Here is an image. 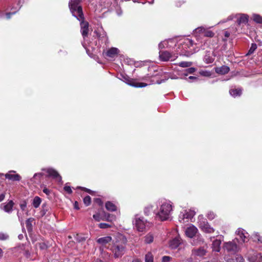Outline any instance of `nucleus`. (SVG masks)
Here are the masks:
<instances>
[{
    "label": "nucleus",
    "mask_w": 262,
    "mask_h": 262,
    "mask_svg": "<svg viewBox=\"0 0 262 262\" xmlns=\"http://www.w3.org/2000/svg\"><path fill=\"white\" fill-rule=\"evenodd\" d=\"M195 45L193 41L189 38H187L185 41L181 44L178 49L180 50L179 54L180 56L189 57L196 51H198L195 49Z\"/></svg>",
    "instance_id": "f257e3e1"
},
{
    "label": "nucleus",
    "mask_w": 262,
    "mask_h": 262,
    "mask_svg": "<svg viewBox=\"0 0 262 262\" xmlns=\"http://www.w3.org/2000/svg\"><path fill=\"white\" fill-rule=\"evenodd\" d=\"M127 239L123 236L120 241L117 240L114 243L111 250L115 258L121 257L125 253Z\"/></svg>",
    "instance_id": "f03ea898"
},
{
    "label": "nucleus",
    "mask_w": 262,
    "mask_h": 262,
    "mask_svg": "<svg viewBox=\"0 0 262 262\" xmlns=\"http://www.w3.org/2000/svg\"><path fill=\"white\" fill-rule=\"evenodd\" d=\"M82 0H70L69 6L73 15L77 19H83L84 18L82 11V8L80 5Z\"/></svg>",
    "instance_id": "7ed1b4c3"
},
{
    "label": "nucleus",
    "mask_w": 262,
    "mask_h": 262,
    "mask_svg": "<svg viewBox=\"0 0 262 262\" xmlns=\"http://www.w3.org/2000/svg\"><path fill=\"white\" fill-rule=\"evenodd\" d=\"M172 209L171 205L167 203H164L161 205L157 215L162 221H166L170 217V213Z\"/></svg>",
    "instance_id": "20e7f679"
},
{
    "label": "nucleus",
    "mask_w": 262,
    "mask_h": 262,
    "mask_svg": "<svg viewBox=\"0 0 262 262\" xmlns=\"http://www.w3.org/2000/svg\"><path fill=\"white\" fill-rule=\"evenodd\" d=\"M159 57L162 61H167L171 59V61L174 60L178 58V55L173 54V55L167 51H161L159 52Z\"/></svg>",
    "instance_id": "39448f33"
},
{
    "label": "nucleus",
    "mask_w": 262,
    "mask_h": 262,
    "mask_svg": "<svg viewBox=\"0 0 262 262\" xmlns=\"http://www.w3.org/2000/svg\"><path fill=\"white\" fill-rule=\"evenodd\" d=\"M199 227L203 231L206 233H212L214 231V229L206 221H201L199 223Z\"/></svg>",
    "instance_id": "423d86ee"
},
{
    "label": "nucleus",
    "mask_w": 262,
    "mask_h": 262,
    "mask_svg": "<svg viewBox=\"0 0 262 262\" xmlns=\"http://www.w3.org/2000/svg\"><path fill=\"white\" fill-rule=\"evenodd\" d=\"M224 248L228 252L235 253L238 251V247L236 243L233 242L226 243L224 245Z\"/></svg>",
    "instance_id": "0eeeda50"
},
{
    "label": "nucleus",
    "mask_w": 262,
    "mask_h": 262,
    "mask_svg": "<svg viewBox=\"0 0 262 262\" xmlns=\"http://www.w3.org/2000/svg\"><path fill=\"white\" fill-rule=\"evenodd\" d=\"M42 170L46 171L48 173V177H52L53 179H57L59 181L61 180V177L60 176L59 173L54 169L53 168H45L42 169Z\"/></svg>",
    "instance_id": "6e6552de"
},
{
    "label": "nucleus",
    "mask_w": 262,
    "mask_h": 262,
    "mask_svg": "<svg viewBox=\"0 0 262 262\" xmlns=\"http://www.w3.org/2000/svg\"><path fill=\"white\" fill-rule=\"evenodd\" d=\"M84 18L78 20L81 21L80 23L81 32L83 38H85L88 36L89 24L87 21H84Z\"/></svg>",
    "instance_id": "1a4fd4ad"
},
{
    "label": "nucleus",
    "mask_w": 262,
    "mask_h": 262,
    "mask_svg": "<svg viewBox=\"0 0 262 262\" xmlns=\"http://www.w3.org/2000/svg\"><path fill=\"white\" fill-rule=\"evenodd\" d=\"M119 53V50L114 47H112L109 49L106 52H103V55L105 57H108L109 58H113L117 57Z\"/></svg>",
    "instance_id": "9d476101"
},
{
    "label": "nucleus",
    "mask_w": 262,
    "mask_h": 262,
    "mask_svg": "<svg viewBox=\"0 0 262 262\" xmlns=\"http://www.w3.org/2000/svg\"><path fill=\"white\" fill-rule=\"evenodd\" d=\"M12 172L15 173V171L13 170L9 171L5 174V178L12 181H19L21 180V178L19 174H12Z\"/></svg>",
    "instance_id": "9b49d317"
},
{
    "label": "nucleus",
    "mask_w": 262,
    "mask_h": 262,
    "mask_svg": "<svg viewBox=\"0 0 262 262\" xmlns=\"http://www.w3.org/2000/svg\"><path fill=\"white\" fill-rule=\"evenodd\" d=\"M135 225L137 230L139 232H143L145 228V224L140 218L136 219Z\"/></svg>",
    "instance_id": "f8f14e48"
},
{
    "label": "nucleus",
    "mask_w": 262,
    "mask_h": 262,
    "mask_svg": "<svg viewBox=\"0 0 262 262\" xmlns=\"http://www.w3.org/2000/svg\"><path fill=\"white\" fill-rule=\"evenodd\" d=\"M198 232V229L194 226H191L188 227L185 231L186 235L192 238L194 237Z\"/></svg>",
    "instance_id": "ddd939ff"
},
{
    "label": "nucleus",
    "mask_w": 262,
    "mask_h": 262,
    "mask_svg": "<svg viewBox=\"0 0 262 262\" xmlns=\"http://www.w3.org/2000/svg\"><path fill=\"white\" fill-rule=\"evenodd\" d=\"M14 205V203L13 201L12 200H10L7 204H2L1 207L5 212L9 213L12 212Z\"/></svg>",
    "instance_id": "4468645a"
},
{
    "label": "nucleus",
    "mask_w": 262,
    "mask_h": 262,
    "mask_svg": "<svg viewBox=\"0 0 262 262\" xmlns=\"http://www.w3.org/2000/svg\"><path fill=\"white\" fill-rule=\"evenodd\" d=\"M206 254V250L204 247H200L192 250V254L195 256L202 257Z\"/></svg>",
    "instance_id": "2eb2a0df"
},
{
    "label": "nucleus",
    "mask_w": 262,
    "mask_h": 262,
    "mask_svg": "<svg viewBox=\"0 0 262 262\" xmlns=\"http://www.w3.org/2000/svg\"><path fill=\"white\" fill-rule=\"evenodd\" d=\"M41 208H42L41 210L40 211V214L42 216L46 215H50L51 214V207L46 203L43 204L42 205Z\"/></svg>",
    "instance_id": "dca6fc26"
},
{
    "label": "nucleus",
    "mask_w": 262,
    "mask_h": 262,
    "mask_svg": "<svg viewBox=\"0 0 262 262\" xmlns=\"http://www.w3.org/2000/svg\"><path fill=\"white\" fill-rule=\"evenodd\" d=\"M250 262H262V255L261 253H256L248 258Z\"/></svg>",
    "instance_id": "f3484780"
},
{
    "label": "nucleus",
    "mask_w": 262,
    "mask_h": 262,
    "mask_svg": "<svg viewBox=\"0 0 262 262\" xmlns=\"http://www.w3.org/2000/svg\"><path fill=\"white\" fill-rule=\"evenodd\" d=\"M248 16L246 14H242L239 18L237 19L236 23L240 26L242 24H246L248 22Z\"/></svg>",
    "instance_id": "a211bd4d"
},
{
    "label": "nucleus",
    "mask_w": 262,
    "mask_h": 262,
    "mask_svg": "<svg viewBox=\"0 0 262 262\" xmlns=\"http://www.w3.org/2000/svg\"><path fill=\"white\" fill-rule=\"evenodd\" d=\"M230 71V68L227 66H222L220 68H216L215 71L217 73L222 75L227 74Z\"/></svg>",
    "instance_id": "6ab92c4d"
},
{
    "label": "nucleus",
    "mask_w": 262,
    "mask_h": 262,
    "mask_svg": "<svg viewBox=\"0 0 262 262\" xmlns=\"http://www.w3.org/2000/svg\"><path fill=\"white\" fill-rule=\"evenodd\" d=\"M242 88L231 89L229 90V94L233 97L240 96L242 94Z\"/></svg>",
    "instance_id": "aec40b11"
},
{
    "label": "nucleus",
    "mask_w": 262,
    "mask_h": 262,
    "mask_svg": "<svg viewBox=\"0 0 262 262\" xmlns=\"http://www.w3.org/2000/svg\"><path fill=\"white\" fill-rule=\"evenodd\" d=\"M181 244V241L178 237H176L171 240L169 242V247L171 249H176Z\"/></svg>",
    "instance_id": "412c9836"
},
{
    "label": "nucleus",
    "mask_w": 262,
    "mask_h": 262,
    "mask_svg": "<svg viewBox=\"0 0 262 262\" xmlns=\"http://www.w3.org/2000/svg\"><path fill=\"white\" fill-rule=\"evenodd\" d=\"M127 83L129 85L134 86L135 88H143L147 85V84L145 83L136 82L134 81L133 79L129 80Z\"/></svg>",
    "instance_id": "4be33fe9"
},
{
    "label": "nucleus",
    "mask_w": 262,
    "mask_h": 262,
    "mask_svg": "<svg viewBox=\"0 0 262 262\" xmlns=\"http://www.w3.org/2000/svg\"><path fill=\"white\" fill-rule=\"evenodd\" d=\"M112 241V237L106 236L102 237L99 238L97 240V242L102 245H105L110 243Z\"/></svg>",
    "instance_id": "5701e85b"
},
{
    "label": "nucleus",
    "mask_w": 262,
    "mask_h": 262,
    "mask_svg": "<svg viewBox=\"0 0 262 262\" xmlns=\"http://www.w3.org/2000/svg\"><path fill=\"white\" fill-rule=\"evenodd\" d=\"M221 244V241L219 239L214 240L212 244V250L215 252H220V245Z\"/></svg>",
    "instance_id": "b1692460"
},
{
    "label": "nucleus",
    "mask_w": 262,
    "mask_h": 262,
    "mask_svg": "<svg viewBox=\"0 0 262 262\" xmlns=\"http://www.w3.org/2000/svg\"><path fill=\"white\" fill-rule=\"evenodd\" d=\"M105 208L108 211H115L117 210V206L110 201L106 202Z\"/></svg>",
    "instance_id": "393cba45"
},
{
    "label": "nucleus",
    "mask_w": 262,
    "mask_h": 262,
    "mask_svg": "<svg viewBox=\"0 0 262 262\" xmlns=\"http://www.w3.org/2000/svg\"><path fill=\"white\" fill-rule=\"evenodd\" d=\"M144 214L149 216L151 215L154 213L153 206L151 205H148L146 206L144 210Z\"/></svg>",
    "instance_id": "a878e982"
},
{
    "label": "nucleus",
    "mask_w": 262,
    "mask_h": 262,
    "mask_svg": "<svg viewBox=\"0 0 262 262\" xmlns=\"http://www.w3.org/2000/svg\"><path fill=\"white\" fill-rule=\"evenodd\" d=\"M41 202V198L38 196H36L34 197V198L33 199L32 204L34 208H37L39 206Z\"/></svg>",
    "instance_id": "bb28decb"
},
{
    "label": "nucleus",
    "mask_w": 262,
    "mask_h": 262,
    "mask_svg": "<svg viewBox=\"0 0 262 262\" xmlns=\"http://www.w3.org/2000/svg\"><path fill=\"white\" fill-rule=\"evenodd\" d=\"M253 21L257 24H262V16L259 14H254L252 16Z\"/></svg>",
    "instance_id": "cd10ccee"
},
{
    "label": "nucleus",
    "mask_w": 262,
    "mask_h": 262,
    "mask_svg": "<svg viewBox=\"0 0 262 262\" xmlns=\"http://www.w3.org/2000/svg\"><path fill=\"white\" fill-rule=\"evenodd\" d=\"M214 35L215 33L213 32L208 29L205 28L203 36L207 37H213L214 36Z\"/></svg>",
    "instance_id": "c85d7f7f"
},
{
    "label": "nucleus",
    "mask_w": 262,
    "mask_h": 262,
    "mask_svg": "<svg viewBox=\"0 0 262 262\" xmlns=\"http://www.w3.org/2000/svg\"><path fill=\"white\" fill-rule=\"evenodd\" d=\"M176 64L182 68H187L190 67L192 65V62L189 61H182L178 63H176Z\"/></svg>",
    "instance_id": "c756f323"
},
{
    "label": "nucleus",
    "mask_w": 262,
    "mask_h": 262,
    "mask_svg": "<svg viewBox=\"0 0 262 262\" xmlns=\"http://www.w3.org/2000/svg\"><path fill=\"white\" fill-rule=\"evenodd\" d=\"M154 241V236L151 234H148L145 236L144 242L146 244H150Z\"/></svg>",
    "instance_id": "7c9ffc66"
},
{
    "label": "nucleus",
    "mask_w": 262,
    "mask_h": 262,
    "mask_svg": "<svg viewBox=\"0 0 262 262\" xmlns=\"http://www.w3.org/2000/svg\"><path fill=\"white\" fill-rule=\"evenodd\" d=\"M257 45L255 43H252L250 48L249 49L248 53L246 54V56L250 55L254 53V52L257 49Z\"/></svg>",
    "instance_id": "2f4dec72"
},
{
    "label": "nucleus",
    "mask_w": 262,
    "mask_h": 262,
    "mask_svg": "<svg viewBox=\"0 0 262 262\" xmlns=\"http://www.w3.org/2000/svg\"><path fill=\"white\" fill-rule=\"evenodd\" d=\"M145 262H153L154 256L150 252H148L145 257Z\"/></svg>",
    "instance_id": "473e14b6"
},
{
    "label": "nucleus",
    "mask_w": 262,
    "mask_h": 262,
    "mask_svg": "<svg viewBox=\"0 0 262 262\" xmlns=\"http://www.w3.org/2000/svg\"><path fill=\"white\" fill-rule=\"evenodd\" d=\"M105 220L110 222L111 223H112V222L116 220V216H115V215L111 214L110 213H107L106 215Z\"/></svg>",
    "instance_id": "72a5a7b5"
},
{
    "label": "nucleus",
    "mask_w": 262,
    "mask_h": 262,
    "mask_svg": "<svg viewBox=\"0 0 262 262\" xmlns=\"http://www.w3.org/2000/svg\"><path fill=\"white\" fill-rule=\"evenodd\" d=\"M112 226H113V224L111 223L110 224L101 223L98 225V227L101 229H106V228H111Z\"/></svg>",
    "instance_id": "f704fd0d"
},
{
    "label": "nucleus",
    "mask_w": 262,
    "mask_h": 262,
    "mask_svg": "<svg viewBox=\"0 0 262 262\" xmlns=\"http://www.w3.org/2000/svg\"><path fill=\"white\" fill-rule=\"evenodd\" d=\"M40 187L42 188L43 192L45 193L47 195L49 196L51 194L52 191L47 188L46 185L43 184L41 185Z\"/></svg>",
    "instance_id": "c9c22d12"
},
{
    "label": "nucleus",
    "mask_w": 262,
    "mask_h": 262,
    "mask_svg": "<svg viewBox=\"0 0 262 262\" xmlns=\"http://www.w3.org/2000/svg\"><path fill=\"white\" fill-rule=\"evenodd\" d=\"M237 234L239 236L241 239L244 243L247 242V241H246L247 237H246V235H245V234L244 233L243 231L239 230L238 231Z\"/></svg>",
    "instance_id": "e433bc0d"
},
{
    "label": "nucleus",
    "mask_w": 262,
    "mask_h": 262,
    "mask_svg": "<svg viewBox=\"0 0 262 262\" xmlns=\"http://www.w3.org/2000/svg\"><path fill=\"white\" fill-rule=\"evenodd\" d=\"M83 203L85 206H88L91 203V198L89 195H86L83 198Z\"/></svg>",
    "instance_id": "4c0bfd02"
},
{
    "label": "nucleus",
    "mask_w": 262,
    "mask_h": 262,
    "mask_svg": "<svg viewBox=\"0 0 262 262\" xmlns=\"http://www.w3.org/2000/svg\"><path fill=\"white\" fill-rule=\"evenodd\" d=\"M33 219L32 218L28 219L26 222V225L27 229L29 230V229H32V222L33 221Z\"/></svg>",
    "instance_id": "58836bf2"
},
{
    "label": "nucleus",
    "mask_w": 262,
    "mask_h": 262,
    "mask_svg": "<svg viewBox=\"0 0 262 262\" xmlns=\"http://www.w3.org/2000/svg\"><path fill=\"white\" fill-rule=\"evenodd\" d=\"M205 28L203 27H200L195 29V32L196 34H199L200 35H203L204 31H205Z\"/></svg>",
    "instance_id": "ea45409f"
},
{
    "label": "nucleus",
    "mask_w": 262,
    "mask_h": 262,
    "mask_svg": "<svg viewBox=\"0 0 262 262\" xmlns=\"http://www.w3.org/2000/svg\"><path fill=\"white\" fill-rule=\"evenodd\" d=\"M254 241L258 243H262V237L260 236L259 234H255L254 235Z\"/></svg>",
    "instance_id": "a19ab883"
},
{
    "label": "nucleus",
    "mask_w": 262,
    "mask_h": 262,
    "mask_svg": "<svg viewBox=\"0 0 262 262\" xmlns=\"http://www.w3.org/2000/svg\"><path fill=\"white\" fill-rule=\"evenodd\" d=\"M77 188L78 189H80L85 192H86L88 193H89V194H91V195H93L94 193V192L92 190H91V189H88V188H86L85 187H77Z\"/></svg>",
    "instance_id": "79ce46f5"
},
{
    "label": "nucleus",
    "mask_w": 262,
    "mask_h": 262,
    "mask_svg": "<svg viewBox=\"0 0 262 262\" xmlns=\"http://www.w3.org/2000/svg\"><path fill=\"white\" fill-rule=\"evenodd\" d=\"M76 238L78 242H81L86 240V237L80 234H77Z\"/></svg>",
    "instance_id": "37998d69"
},
{
    "label": "nucleus",
    "mask_w": 262,
    "mask_h": 262,
    "mask_svg": "<svg viewBox=\"0 0 262 262\" xmlns=\"http://www.w3.org/2000/svg\"><path fill=\"white\" fill-rule=\"evenodd\" d=\"M9 238V235L3 232H0V240L4 241Z\"/></svg>",
    "instance_id": "c03bdc74"
},
{
    "label": "nucleus",
    "mask_w": 262,
    "mask_h": 262,
    "mask_svg": "<svg viewBox=\"0 0 262 262\" xmlns=\"http://www.w3.org/2000/svg\"><path fill=\"white\" fill-rule=\"evenodd\" d=\"M224 35L225 37L222 38V40L226 42L227 41V38L230 36V33L229 32L226 31L224 32Z\"/></svg>",
    "instance_id": "a18cd8bd"
},
{
    "label": "nucleus",
    "mask_w": 262,
    "mask_h": 262,
    "mask_svg": "<svg viewBox=\"0 0 262 262\" xmlns=\"http://www.w3.org/2000/svg\"><path fill=\"white\" fill-rule=\"evenodd\" d=\"M94 202L100 206H102L103 205V202L100 198H95L94 199Z\"/></svg>",
    "instance_id": "49530a36"
},
{
    "label": "nucleus",
    "mask_w": 262,
    "mask_h": 262,
    "mask_svg": "<svg viewBox=\"0 0 262 262\" xmlns=\"http://www.w3.org/2000/svg\"><path fill=\"white\" fill-rule=\"evenodd\" d=\"M190 218L189 214L188 213H186L185 214H182V217H181V216H179L180 221V222H184V219H189Z\"/></svg>",
    "instance_id": "de8ad7c7"
},
{
    "label": "nucleus",
    "mask_w": 262,
    "mask_h": 262,
    "mask_svg": "<svg viewBox=\"0 0 262 262\" xmlns=\"http://www.w3.org/2000/svg\"><path fill=\"white\" fill-rule=\"evenodd\" d=\"M234 258L235 262H243L244 260L243 257L238 255H236Z\"/></svg>",
    "instance_id": "09e8293b"
},
{
    "label": "nucleus",
    "mask_w": 262,
    "mask_h": 262,
    "mask_svg": "<svg viewBox=\"0 0 262 262\" xmlns=\"http://www.w3.org/2000/svg\"><path fill=\"white\" fill-rule=\"evenodd\" d=\"M196 71V69L193 67L189 68L186 70V72L188 73V74H193Z\"/></svg>",
    "instance_id": "8fccbe9b"
},
{
    "label": "nucleus",
    "mask_w": 262,
    "mask_h": 262,
    "mask_svg": "<svg viewBox=\"0 0 262 262\" xmlns=\"http://www.w3.org/2000/svg\"><path fill=\"white\" fill-rule=\"evenodd\" d=\"M63 189L65 191H66L69 194H71L73 192L71 187L69 186H65L63 187Z\"/></svg>",
    "instance_id": "3c124183"
},
{
    "label": "nucleus",
    "mask_w": 262,
    "mask_h": 262,
    "mask_svg": "<svg viewBox=\"0 0 262 262\" xmlns=\"http://www.w3.org/2000/svg\"><path fill=\"white\" fill-rule=\"evenodd\" d=\"M27 207V202L26 201H23L20 204V209L22 210H25L26 208Z\"/></svg>",
    "instance_id": "603ef678"
},
{
    "label": "nucleus",
    "mask_w": 262,
    "mask_h": 262,
    "mask_svg": "<svg viewBox=\"0 0 262 262\" xmlns=\"http://www.w3.org/2000/svg\"><path fill=\"white\" fill-rule=\"evenodd\" d=\"M39 247L41 250H46L48 248V246L44 243H41L39 244Z\"/></svg>",
    "instance_id": "864d4df0"
},
{
    "label": "nucleus",
    "mask_w": 262,
    "mask_h": 262,
    "mask_svg": "<svg viewBox=\"0 0 262 262\" xmlns=\"http://www.w3.org/2000/svg\"><path fill=\"white\" fill-rule=\"evenodd\" d=\"M171 259V257L168 256H164L162 257V262H169Z\"/></svg>",
    "instance_id": "5fc2aeb1"
},
{
    "label": "nucleus",
    "mask_w": 262,
    "mask_h": 262,
    "mask_svg": "<svg viewBox=\"0 0 262 262\" xmlns=\"http://www.w3.org/2000/svg\"><path fill=\"white\" fill-rule=\"evenodd\" d=\"M43 176V173H41V172H39V173H35L34 175V178L36 179L37 178H38L39 179H40V178H41L42 176Z\"/></svg>",
    "instance_id": "6e6d98bb"
},
{
    "label": "nucleus",
    "mask_w": 262,
    "mask_h": 262,
    "mask_svg": "<svg viewBox=\"0 0 262 262\" xmlns=\"http://www.w3.org/2000/svg\"><path fill=\"white\" fill-rule=\"evenodd\" d=\"M93 218L97 221H100V218L99 214H94L93 216Z\"/></svg>",
    "instance_id": "4d7b16f0"
},
{
    "label": "nucleus",
    "mask_w": 262,
    "mask_h": 262,
    "mask_svg": "<svg viewBox=\"0 0 262 262\" xmlns=\"http://www.w3.org/2000/svg\"><path fill=\"white\" fill-rule=\"evenodd\" d=\"M16 12H8L6 14V17L7 19H10L11 18V15L15 14Z\"/></svg>",
    "instance_id": "13d9d810"
},
{
    "label": "nucleus",
    "mask_w": 262,
    "mask_h": 262,
    "mask_svg": "<svg viewBox=\"0 0 262 262\" xmlns=\"http://www.w3.org/2000/svg\"><path fill=\"white\" fill-rule=\"evenodd\" d=\"M74 207L76 210H79L80 208L79 207V204L77 201H75L74 204Z\"/></svg>",
    "instance_id": "bf43d9fd"
},
{
    "label": "nucleus",
    "mask_w": 262,
    "mask_h": 262,
    "mask_svg": "<svg viewBox=\"0 0 262 262\" xmlns=\"http://www.w3.org/2000/svg\"><path fill=\"white\" fill-rule=\"evenodd\" d=\"M5 197V194L4 193L0 194V202L4 200Z\"/></svg>",
    "instance_id": "052dcab7"
},
{
    "label": "nucleus",
    "mask_w": 262,
    "mask_h": 262,
    "mask_svg": "<svg viewBox=\"0 0 262 262\" xmlns=\"http://www.w3.org/2000/svg\"><path fill=\"white\" fill-rule=\"evenodd\" d=\"M205 60L207 61V63H211L213 61V59L212 58H209L208 60L205 57Z\"/></svg>",
    "instance_id": "680f3d73"
},
{
    "label": "nucleus",
    "mask_w": 262,
    "mask_h": 262,
    "mask_svg": "<svg viewBox=\"0 0 262 262\" xmlns=\"http://www.w3.org/2000/svg\"><path fill=\"white\" fill-rule=\"evenodd\" d=\"M188 79H190V80H194V79H196L197 77H195V76H190L188 77Z\"/></svg>",
    "instance_id": "e2e57ef3"
},
{
    "label": "nucleus",
    "mask_w": 262,
    "mask_h": 262,
    "mask_svg": "<svg viewBox=\"0 0 262 262\" xmlns=\"http://www.w3.org/2000/svg\"><path fill=\"white\" fill-rule=\"evenodd\" d=\"M227 262H235L234 258H229L227 260Z\"/></svg>",
    "instance_id": "0e129e2a"
},
{
    "label": "nucleus",
    "mask_w": 262,
    "mask_h": 262,
    "mask_svg": "<svg viewBox=\"0 0 262 262\" xmlns=\"http://www.w3.org/2000/svg\"><path fill=\"white\" fill-rule=\"evenodd\" d=\"M3 254V251L2 250V249L0 248V258H1L2 257Z\"/></svg>",
    "instance_id": "69168bd1"
},
{
    "label": "nucleus",
    "mask_w": 262,
    "mask_h": 262,
    "mask_svg": "<svg viewBox=\"0 0 262 262\" xmlns=\"http://www.w3.org/2000/svg\"><path fill=\"white\" fill-rule=\"evenodd\" d=\"M183 75L185 76H187L188 75V73L186 72L185 71V72L183 74Z\"/></svg>",
    "instance_id": "338daca9"
},
{
    "label": "nucleus",
    "mask_w": 262,
    "mask_h": 262,
    "mask_svg": "<svg viewBox=\"0 0 262 262\" xmlns=\"http://www.w3.org/2000/svg\"><path fill=\"white\" fill-rule=\"evenodd\" d=\"M133 262H140V261L138 259H137V260H135L134 261H133Z\"/></svg>",
    "instance_id": "774afa93"
}]
</instances>
